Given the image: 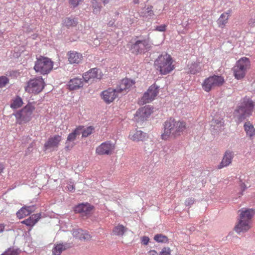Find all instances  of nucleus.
I'll list each match as a JSON object with an SVG mask.
<instances>
[{
	"instance_id": "1",
	"label": "nucleus",
	"mask_w": 255,
	"mask_h": 255,
	"mask_svg": "<svg viewBox=\"0 0 255 255\" xmlns=\"http://www.w3.org/2000/svg\"><path fill=\"white\" fill-rule=\"evenodd\" d=\"M163 126L164 130L161 138L164 140L180 135L187 128L185 122L181 120H176L172 118L166 120Z\"/></svg>"
},
{
	"instance_id": "26",
	"label": "nucleus",
	"mask_w": 255,
	"mask_h": 255,
	"mask_svg": "<svg viewBox=\"0 0 255 255\" xmlns=\"http://www.w3.org/2000/svg\"><path fill=\"white\" fill-rule=\"evenodd\" d=\"M211 126L213 129L220 130L224 126V121L221 117H216L211 121Z\"/></svg>"
},
{
	"instance_id": "53",
	"label": "nucleus",
	"mask_w": 255,
	"mask_h": 255,
	"mask_svg": "<svg viewBox=\"0 0 255 255\" xmlns=\"http://www.w3.org/2000/svg\"><path fill=\"white\" fill-rule=\"evenodd\" d=\"M133 20H132V21H131V20H130V23H133Z\"/></svg>"
},
{
	"instance_id": "12",
	"label": "nucleus",
	"mask_w": 255,
	"mask_h": 255,
	"mask_svg": "<svg viewBox=\"0 0 255 255\" xmlns=\"http://www.w3.org/2000/svg\"><path fill=\"white\" fill-rule=\"evenodd\" d=\"M159 87L155 83L151 85L141 98L142 104L149 103L155 99L159 93Z\"/></svg>"
},
{
	"instance_id": "50",
	"label": "nucleus",
	"mask_w": 255,
	"mask_h": 255,
	"mask_svg": "<svg viewBox=\"0 0 255 255\" xmlns=\"http://www.w3.org/2000/svg\"><path fill=\"white\" fill-rule=\"evenodd\" d=\"M101 10V7L100 6H98V8H96V7H95L94 9H93V12L94 13H97L98 12H99Z\"/></svg>"
},
{
	"instance_id": "18",
	"label": "nucleus",
	"mask_w": 255,
	"mask_h": 255,
	"mask_svg": "<svg viewBox=\"0 0 255 255\" xmlns=\"http://www.w3.org/2000/svg\"><path fill=\"white\" fill-rule=\"evenodd\" d=\"M135 84L134 81L125 78L121 80L120 84L118 85L116 89L119 93L127 91V90H130Z\"/></svg>"
},
{
	"instance_id": "25",
	"label": "nucleus",
	"mask_w": 255,
	"mask_h": 255,
	"mask_svg": "<svg viewBox=\"0 0 255 255\" xmlns=\"http://www.w3.org/2000/svg\"><path fill=\"white\" fill-rule=\"evenodd\" d=\"M34 211V207L24 206L22 207L16 213V216L19 219H22Z\"/></svg>"
},
{
	"instance_id": "24",
	"label": "nucleus",
	"mask_w": 255,
	"mask_h": 255,
	"mask_svg": "<svg viewBox=\"0 0 255 255\" xmlns=\"http://www.w3.org/2000/svg\"><path fill=\"white\" fill-rule=\"evenodd\" d=\"M231 12L232 10L229 9L220 15L217 20V23L219 27L223 28L225 27L226 24L228 22V20L231 15Z\"/></svg>"
},
{
	"instance_id": "52",
	"label": "nucleus",
	"mask_w": 255,
	"mask_h": 255,
	"mask_svg": "<svg viewBox=\"0 0 255 255\" xmlns=\"http://www.w3.org/2000/svg\"><path fill=\"white\" fill-rule=\"evenodd\" d=\"M133 2L134 4H138V3H139V0H133Z\"/></svg>"
},
{
	"instance_id": "31",
	"label": "nucleus",
	"mask_w": 255,
	"mask_h": 255,
	"mask_svg": "<svg viewBox=\"0 0 255 255\" xmlns=\"http://www.w3.org/2000/svg\"><path fill=\"white\" fill-rule=\"evenodd\" d=\"M126 231L127 228L125 226L122 225H118L114 228L113 233L116 236H122Z\"/></svg>"
},
{
	"instance_id": "13",
	"label": "nucleus",
	"mask_w": 255,
	"mask_h": 255,
	"mask_svg": "<svg viewBox=\"0 0 255 255\" xmlns=\"http://www.w3.org/2000/svg\"><path fill=\"white\" fill-rule=\"evenodd\" d=\"M153 112V108L150 106H145L139 108L134 115V119L137 122L146 121Z\"/></svg>"
},
{
	"instance_id": "21",
	"label": "nucleus",
	"mask_w": 255,
	"mask_h": 255,
	"mask_svg": "<svg viewBox=\"0 0 255 255\" xmlns=\"http://www.w3.org/2000/svg\"><path fill=\"white\" fill-rule=\"evenodd\" d=\"M233 158L232 152L227 151L223 156L222 161L218 166V169H222L225 167L229 165L231 163Z\"/></svg>"
},
{
	"instance_id": "48",
	"label": "nucleus",
	"mask_w": 255,
	"mask_h": 255,
	"mask_svg": "<svg viewBox=\"0 0 255 255\" xmlns=\"http://www.w3.org/2000/svg\"><path fill=\"white\" fill-rule=\"evenodd\" d=\"M148 255H159L155 250H150L147 253Z\"/></svg>"
},
{
	"instance_id": "17",
	"label": "nucleus",
	"mask_w": 255,
	"mask_h": 255,
	"mask_svg": "<svg viewBox=\"0 0 255 255\" xmlns=\"http://www.w3.org/2000/svg\"><path fill=\"white\" fill-rule=\"evenodd\" d=\"M84 80L82 78L78 77L71 79L67 84V88L70 91H75L81 89L84 86Z\"/></svg>"
},
{
	"instance_id": "37",
	"label": "nucleus",
	"mask_w": 255,
	"mask_h": 255,
	"mask_svg": "<svg viewBox=\"0 0 255 255\" xmlns=\"http://www.w3.org/2000/svg\"><path fill=\"white\" fill-rule=\"evenodd\" d=\"M94 128L92 126H89L84 129L82 130V134L83 137H87L90 135L93 131Z\"/></svg>"
},
{
	"instance_id": "29",
	"label": "nucleus",
	"mask_w": 255,
	"mask_h": 255,
	"mask_svg": "<svg viewBox=\"0 0 255 255\" xmlns=\"http://www.w3.org/2000/svg\"><path fill=\"white\" fill-rule=\"evenodd\" d=\"M188 67L189 68L188 72L192 74H195L201 70L200 63L198 62H194L191 64L188 65Z\"/></svg>"
},
{
	"instance_id": "36",
	"label": "nucleus",
	"mask_w": 255,
	"mask_h": 255,
	"mask_svg": "<svg viewBox=\"0 0 255 255\" xmlns=\"http://www.w3.org/2000/svg\"><path fill=\"white\" fill-rule=\"evenodd\" d=\"M20 251L18 249L9 248L1 255H19Z\"/></svg>"
},
{
	"instance_id": "10",
	"label": "nucleus",
	"mask_w": 255,
	"mask_h": 255,
	"mask_svg": "<svg viewBox=\"0 0 255 255\" xmlns=\"http://www.w3.org/2000/svg\"><path fill=\"white\" fill-rule=\"evenodd\" d=\"M45 87L43 79L36 77L29 80L24 88L25 91L28 93L38 94L40 93Z\"/></svg>"
},
{
	"instance_id": "33",
	"label": "nucleus",
	"mask_w": 255,
	"mask_h": 255,
	"mask_svg": "<svg viewBox=\"0 0 255 255\" xmlns=\"http://www.w3.org/2000/svg\"><path fill=\"white\" fill-rule=\"evenodd\" d=\"M23 104V101L19 96H16L13 100H12L10 104V108L13 109H18L22 106Z\"/></svg>"
},
{
	"instance_id": "14",
	"label": "nucleus",
	"mask_w": 255,
	"mask_h": 255,
	"mask_svg": "<svg viewBox=\"0 0 255 255\" xmlns=\"http://www.w3.org/2000/svg\"><path fill=\"white\" fill-rule=\"evenodd\" d=\"M103 76V74L99 69L94 68L84 73L82 75V77L84 82L88 83L90 81H94L96 79H101Z\"/></svg>"
},
{
	"instance_id": "27",
	"label": "nucleus",
	"mask_w": 255,
	"mask_h": 255,
	"mask_svg": "<svg viewBox=\"0 0 255 255\" xmlns=\"http://www.w3.org/2000/svg\"><path fill=\"white\" fill-rule=\"evenodd\" d=\"M83 128V127L81 126L77 127L72 132L68 135L67 137V140L74 142L77 136L81 134Z\"/></svg>"
},
{
	"instance_id": "4",
	"label": "nucleus",
	"mask_w": 255,
	"mask_h": 255,
	"mask_svg": "<svg viewBox=\"0 0 255 255\" xmlns=\"http://www.w3.org/2000/svg\"><path fill=\"white\" fill-rule=\"evenodd\" d=\"M255 106V102L250 98L245 97L243 99L241 105L235 111L234 115L239 121L242 122L247 117L252 115Z\"/></svg>"
},
{
	"instance_id": "7",
	"label": "nucleus",
	"mask_w": 255,
	"mask_h": 255,
	"mask_svg": "<svg viewBox=\"0 0 255 255\" xmlns=\"http://www.w3.org/2000/svg\"><path fill=\"white\" fill-rule=\"evenodd\" d=\"M250 68L251 62L249 58L246 57L241 58L232 69L234 77L238 80L244 78Z\"/></svg>"
},
{
	"instance_id": "49",
	"label": "nucleus",
	"mask_w": 255,
	"mask_h": 255,
	"mask_svg": "<svg viewBox=\"0 0 255 255\" xmlns=\"http://www.w3.org/2000/svg\"><path fill=\"white\" fill-rule=\"evenodd\" d=\"M5 225L3 223L0 224V234L2 233L5 229Z\"/></svg>"
},
{
	"instance_id": "34",
	"label": "nucleus",
	"mask_w": 255,
	"mask_h": 255,
	"mask_svg": "<svg viewBox=\"0 0 255 255\" xmlns=\"http://www.w3.org/2000/svg\"><path fill=\"white\" fill-rule=\"evenodd\" d=\"M152 9L153 6L151 5L148 6L147 7L143 8L141 12V16L145 18L151 17L154 15Z\"/></svg>"
},
{
	"instance_id": "11",
	"label": "nucleus",
	"mask_w": 255,
	"mask_h": 255,
	"mask_svg": "<svg viewBox=\"0 0 255 255\" xmlns=\"http://www.w3.org/2000/svg\"><path fill=\"white\" fill-rule=\"evenodd\" d=\"M115 148V143L106 141L96 147L95 152L98 155H110L114 153Z\"/></svg>"
},
{
	"instance_id": "5",
	"label": "nucleus",
	"mask_w": 255,
	"mask_h": 255,
	"mask_svg": "<svg viewBox=\"0 0 255 255\" xmlns=\"http://www.w3.org/2000/svg\"><path fill=\"white\" fill-rule=\"evenodd\" d=\"M136 37L134 39L131 40L128 44V46L131 53L134 55L144 53L151 48V44L149 38L143 39H138Z\"/></svg>"
},
{
	"instance_id": "51",
	"label": "nucleus",
	"mask_w": 255,
	"mask_h": 255,
	"mask_svg": "<svg viewBox=\"0 0 255 255\" xmlns=\"http://www.w3.org/2000/svg\"><path fill=\"white\" fill-rule=\"evenodd\" d=\"M104 4H107L108 3H109L110 0H102Z\"/></svg>"
},
{
	"instance_id": "22",
	"label": "nucleus",
	"mask_w": 255,
	"mask_h": 255,
	"mask_svg": "<svg viewBox=\"0 0 255 255\" xmlns=\"http://www.w3.org/2000/svg\"><path fill=\"white\" fill-rule=\"evenodd\" d=\"M41 217V215L40 213L34 214L27 219L22 221L21 223L31 228L38 222Z\"/></svg>"
},
{
	"instance_id": "46",
	"label": "nucleus",
	"mask_w": 255,
	"mask_h": 255,
	"mask_svg": "<svg viewBox=\"0 0 255 255\" xmlns=\"http://www.w3.org/2000/svg\"><path fill=\"white\" fill-rule=\"evenodd\" d=\"M67 188L68 190L70 192L73 191L75 189L74 185L71 183L68 184V185L67 186Z\"/></svg>"
},
{
	"instance_id": "8",
	"label": "nucleus",
	"mask_w": 255,
	"mask_h": 255,
	"mask_svg": "<svg viewBox=\"0 0 255 255\" xmlns=\"http://www.w3.org/2000/svg\"><path fill=\"white\" fill-rule=\"evenodd\" d=\"M53 68V62L47 57L40 56L37 58L34 66L35 71L42 75L49 73Z\"/></svg>"
},
{
	"instance_id": "39",
	"label": "nucleus",
	"mask_w": 255,
	"mask_h": 255,
	"mask_svg": "<svg viewBox=\"0 0 255 255\" xmlns=\"http://www.w3.org/2000/svg\"><path fill=\"white\" fill-rule=\"evenodd\" d=\"M9 80L5 76L0 77V88H2L4 87L8 83Z\"/></svg>"
},
{
	"instance_id": "44",
	"label": "nucleus",
	"mask_w": 255,
	"mask_h": 255,
	"mask_svg": "<svg viewBox=\"0 0 255 255\" xmlns=\"http://www.w3.org/2000/svg\"><path fill=\"white\" fill-rule=\"evenodd\" d=\"M166 26L165 24H162L159 26H157L156 27V30L159 31L163 32L166 30Z\"/></svg>"
},
{
	"instance_id": "35",
	"label": "nucleus",
	"mask_w": 255,
	"mask_h": 255,
	"mask_svg": "<svg viewBox=\"0 0 255 255\" xmlns=\"http://www.w3.org/2000/svg\"><path fill=\"white\" fill-rule=\"evenodd\" d=\"M154 240L157 243H167L168 242L167 237L161 234L155 235Z\"/></svg>"
},
{
	"instance_id": "6",
	"label": "nucleus",
	"mask_w": 255,
	"mask_h": 255,
	"mask_svg": "<svg viewBox=\"0 0 255 255\" xmlns=\"http://www.w3.org/2000/svg\"><path fill=\"white\" fill-rule=\"evenodd\" d=\"M35 106L31 103H28L21 110L13 114L16 119V123L18 125L26 124L32 119Z\"/></svg>"
},
{
	"instance_id": "47",
	"label": "nucleus",
	"mask_w": 255,
	"mask_h": 255,
	"mask_svg": "<svg viewBox=\"0 0 255 255\" xmlns=\"http://www.w3.org/2000/svg\"><path fill=\"white\" fill-rule=\"evenodd\" d=\"M5 168V164L3 162H0V175H1Z\"/></svg>"
},
{
	"instance_id": "42",
	"label": "nucleus",
	"mask_w": 255,
	"mask_h": 255,
	"mask_svg": "<svg viewBox=\"0 0 255 255\" xmlns=\"http://www.w3.org/2000/svg\"><path fill=\"white\" fill-rule=\"evenodd\" d=\"M159 255H171V250L169 248H163L160 252Z\"/></svg>"
},
{
	"instance_id": "9",
	"label": "nucleus",
	"mask_w": 255,
	"mask_h": 255,
	"mask_svg": "<svg viewBox=\"0 0 255 255\" xmlns=\"http://www.w3.org/2000/svg\"><path fill=\"white\" fill-rule=\"evenodd\" d=\"M224 83L223 77L214 75L205 78L202 84V87L205 92H209L216 87L222 86Z\"/></svg>"
},
{
	"instance_id": "16",
	"label": "nucleus",
	"mask_w": 255,
	"mask_h": 255,
	"mask_svg": "<svg viewBox=\"0 0 255 255\" xmlns=\"http://www.w3.org/2000/svg\"><path fill=\"white\" fill-rule=\"evenodd\" d=\"M62 139V137L60 135L50 136L44 143L45 149H52L53 150L57 149Z\"/></svg>"
},
{
	"instance_id": "15",
	"label": "nucleus",
	"mask_w": 255,
	"mask_h": 255,
	"mask_svg": "<svg viewBox=\"0 0 255 255\" xmlns=\"http://www.w3.org/2000/svg\"><path fill=\"white\" fill-rule=\"evenodd\" d=\"M118 92L116 89L109 88L103 91L100 94L101 98L107 104L112 103L117 97Z\"/></svg>"
},
{
	"instance_id": "19",
	"label": "nucleus",
	"mask_w": 255,
	"mask_h": 255,
	"mask_svg": "<svg viewBox=\"0 0 255 255\" xmlns=\"http://www.w3.org/2000/svg\"><path fill=\"white\" fill-rule=\"evenodd\" d=\"M67 55L68 60L71 64H79L82 63L83 60L82 54L75 51H69Z\"/></svg>"
},
{
	"instance_id": "30",
	"label": "nucleus",
	"mask_w": 255,
	"mask_h": 255,
	"mask_svg": "<svg viewBox=\"0 0 255 255\" xmlns=\"http://www.w3.org/2000/svg\"><path fill=\"white\" fill-rule=\"evenodd\" d=\"M244 128L247 135L250 137H253L255 134V129L254 126L250 122H247L244 125Z\"/></svg>"
},
{
	"instance_id": "2",
	"label": "nucleus",
	"mask_w": 255,
	"mask_h": 255,
	"mask_svg": "<svg viewBox=\"0 0 255 255\" xmlns=\"http://www.w3.org/2000/svg\"><path fill=\"white\" fill-rule=\"evenodd\" d=\"M154 66L161 75H167L175 68L174 59L166 52H163L157 57L154 60Z\"/></svg>"
},
{
	"instance_id": "41",
	"label": "nucleus",
	"mask_w": 255,
	"mask_h": 255,
	"mask_svg": "<svg viewBox=\"0 0 255 255\" xmlns=\"http://www.w3.org/2000/svg\"><path fill=\"white\" fill-rule=\"evenodd\" d=\"M75 145V143L74 142H72L71 141H68L67 139H66V141L65 142V149L66 150H71L74 146Z\"/></svg>"
},
{
	"instance_id": "43",
	"label": "nucleus",
	"mask_w": 255,
	"mask_h": 255,
	"mask_svg": "<svg viewBox=\"0 0 255 255\" xmlns=\"http://www.w3.org/2000/svg\"><path fill=\"white\" fill-rule=\"evenodd\" d=\"M194 202V199L192 198H189L186 199L185 201V205L186 206H190L192 205Z\"/></svg>"
},
{
	"instance_id": "45",
	"label": "nucleus",
	"mask_w": 255,
	"mask_h": 255,
	"mask_svg": "<svg viewBox=\"0 0 255 255\" xmlns=\"http://www.w3.org/2000/svg\"><path fill=\"white\" fill-rule=\"evenodd\" d=\"M149 241V238L148 237L144 236L141 238V243L143 245H147Z\"/></svg>"
},
{
	"instance_id": "28",
	"label": "nucleus",
	"mask_w": 255,
	"mask_h": 255,
	"mask_svg": "<svg viewBox=\"0 0 255 255\" xmlns=\"http://www.w3.org/2000/svg\"><path fill=\"white\" fill-rule=\"evenodd\" d=\"M73 235L76 238L82 240H89L90 239V235L87 233L86 232H84L82 230H77L73 232Z\"/></svg>"
},
{
	"instance_id": "40",
	"label": "nucleus",
	"mask_w": 255,
	"mask_h": 255,
	"mask_svg": "<svg viewBox=\"0 0 255 255\" xmlns=\"http://www.w3.org/2000/svg\"><path fill=\"white\" fill-rule=\"evenodd\" d=\"M83 0H69V4L72 7H77Z\"/></svg>"
},
{
	"instance_id": "38",
	"label": "nucleus",
	"mask_w": 255,
	"mask_h": 255,
	"mask_svg": "<svg viewBox=\"0 0 255 255\" xmlns=\"http://www.w3.org/2000/svg\"><path fill=\"white\" fill-rule=\"evenodd\" d=\"M64 22L67 26H75L78 23L76 19L70 18H65Z\"/></svg>"
},
{
	"instance_id": "3",
	"label": "nucleus",
	"mask_w": 255,
	"mask_h": 255,
	"mask_svg": "<svg viewBox=\"0 0 255 255\" xmlns=\"http://www.w3.org/2000/svg\"><path fill=\"white\" fill-rule=\"evenodd\" d=\"M254 215V212L252 209L241 210L240 219L234 228L235 231L239 234L249 230L252 227V218Z\"/></svg>"
},
{
	"instance_id": "23",
	"label": "nucleus",
	"mask_w": 255,
	"mask_h": 255,
	"mask_svg": "<svg viewBox=\"0 0 255 255\" xmlns=\"http://www.w3.org/2000/svg\"><path fill=\"white\" fill-rule=\"evenodd\" d=\"M93 209V206L89 203H81L76 206L74 208L76 213L89 214Z\"/></svg>"
},
{
	"instance_id": "20",
	"label": "nucleus",
	"mask_w": 255,
	"mask_h": 255,
	"mask_svg": "<svg viewBox=\"0 0 255 255\" xmlns=\"http://www.w3.org/2000/svg\"><path fill=\"white\" fill-rule=\"evenodd\" d=\"M147 137L146 133L140 130H133L130 132L128 138L133 141H142Z\"/></svg>"
},
{
	"instance_id": "32",
	"label": "nucleus",
	"mask_w": 255,
	"mask_h": 255,
	"mask_svg": "<svg viewBox=\"0 0 255 255\" xmlns=\"http://www.w3.org/2000/svg\"><path fill=\"white\" fill-rule=\"evenodd\" d=\"M67 248L66 245L63 244H59L55 245L52 250L54 255H60L61 253Z\"/></svg>"
}]
</instances>
